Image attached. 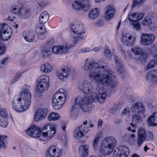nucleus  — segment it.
Wrapping results in <instances>:
<instances>
[{
    "label": "nucleus",
    "instance_id": "nucleus-1",
    "mask_svg": "<svg viewBox=\"0 0 157 157\" xmlns=\"http://www.w3.org/2000/svg\"><path fill=\"white\" fill-rule=\"evenodd\" d=\"M113 73L109 69L105 70L102 72L92 70L90 71L88 75L89 78L90 79L93 78L97 84H107L111 87H115L117 85L118 82Z\"/></svg>",
    "mask_w": 157,
    "mask_h": 157
},
{
    "label": "nucleus",
    "instance_id": "nucleus-2",
    "mask_svg": "<svg viewBox=\"0 0 157 157\" xmlns=\"http://www.w3.org/2000/svg\"><path fill=\"white\" fill-rule=\"evenodd\" d=\"M30 89L28 86L23 87L20 94L21 97L16 96L13 98L12 106L16 111L23 112L29 107L31 102Z\"/></svg>",
    "mask_w": 157,
    "mask_h": 157
},
{
    "label": "nucleus",
    "instance_id": "nucleus-3",
    "mask_svg": "<svg viewBox=\"0 0 157 157\" xmlns=\"http://www.w3.org/2000/svg\"><path fill=\"white\" fill-rule=\"evenodd\" d=\"M115 138L112 137L105 138L101 142L99 148V153L98 157H106L112 152L116 144Z\"/></svg>",
    "mask_w": 157,
    "mask_h": 157
},
{
    "label": "nucleus",
    "instance_id": "nucleus-4",
    "mask_svg": "<svg viewBox=\"0 0 157 157\" xmlns=\"http://www.w3.org/2000/svg\"><path fill=\"white\" fill-rule=\"evenodd\" d=\"M94 102L92 99V95L90 96H85L82 98L78 96L75 99V104H78L81 109L86 112H90L92 110V103Z\"/></svg>",
    "mask_w": 157,
    "mask_h": 157
},
{
    "label": "nucleus",
    "instance_id": "nucleus-5",
    "mask_svg": "<svg viewBox=\"0 0 157 157\" xmlns=\"http://www.w3.org/2000/svg\"><path fill=\"white\" fill-rule=\"evenodd\" d=\"M67 95L66 91L63 89H60L54 94L52 100V105L56 109H59L64 103Z\"/></svg>",
    "mask_w": 157,
    "mask_h": 157
},
{
    "label": "nucleus",
    "instance_id": "nucleus-6",
    "mask_svg": "<svg viewBox=\"0 0 157 157\" xmlns=\"http://www.w3.org/2000/svg\"><path fill=\"white\" fill-rule=\"evenodd\" d=\"M43 132H40L39 140L43 141L49 140L53 136L56 132V126L55 125L46 124L43 128Z\"/></svg>",
    "mask_w": 157,
    "mask_h": 157
},
{
    "label": "nucleus",
    "instance_id": "nucleus-7",
    "mask_svg": "<svg viewBox=\"0 0 157 157\" xmlns=\"http://www.w3.org/2000/svg\"><path fill=\"white\" fill-rule=\"evenodd\" d=\"M49 79V77L46 75L41 76L39 78L36 88V90L37 93L42 94L48 89Z\"/></svg>",
    "mask_w": 157,
    "mask_h": 157
},
{
    "label": "nucleus",
    "instance_id": "nucleus-8",
    "mask_svg": "<svg viewBox=\"0 0 157 157\" xmlns=\"http://www.w3.org/2000/svg\"><path fill=\"white\" fill-rule=\"evenodd\" d=\"M72 6L75 10L87 11L90 9L91 3L90 0H76Z\"/></svg>",
    "mask_w": 157,
    "mask_h": 157
},
{
    "label": "nucleus",
    "instance_id": "nucleus-9",
    "mask_svg": "<svg viewBox=\"0 0 157 157\" xmlns=\"http://www.w3.org/2000/svg\"><path fill=\"white\" fill-rule=\"evenodd\" d=\"M78 88L80 90L86 94L92 93L94 90L92 84L87 80H83L78 83Z\"/></svg>",
    "mask_w": 157,
    "mask_h": 157
},
{
    "label": "nucleus",
    "instance_id": "nucleus-10",
    "mask_svg": "<svg viewBox=\"0 0 157 157\" xmlns=\"http://www.w3.org/2000/svg\"><path fill=\"white\" fill-rule=\"evenodd\" d=\"M73 46V45H68L67 43L58 46H54L52 48V51L53 53L56 54H66L68 52L69 49Z\"/></svg>",
    "mask_w": 157,
    "mask_h": 157
},
{
    "label": "nucleus",
    "instance_id": "nucleus-11",
    "mask_svg": "<svg viewBox=\"0 0 157 157\" xmlns=\"http://www.w3.org/2000/svg\"><path fill=\"white\" fill-rule=\"evenodd\" d=\"M83 28V25L81 22L77 21H74L70 25V28L72 31L78 35H81L85 33Z\"/></svg>",
    "mask_w": 157,
    "mask_h": 157
},
{
    "label": "nucleus",
    "instance_id": "nucleus-12",
    "mask_svg": "<svg viewBox=\"0 0 157 157\" xmlns=\"http://www.w3.org/2000/svg\"><path fill=\"white\" fill-rule=\"evenodd\" d=\"M106 96V92L103 87H101L98 90L97 94L94 93L92 94V99L94 102L98 101L102 103L105 101Z\"/></svg>",
    "mask_w": 157,
    "mask_h": 157
},
{
    "label": "nucleus",
    "instance_id": "nucleus-13",
    "mask_svg": "<svg viewBox=\"0 0 157 157\" xmlns=\"http://www.w3.org/2000/svg\"><path fill=\"white\" fill-rule=\"evenodd\" d=\"M155 39V36L151 34H143L140 38V43L144 46L150 45Z\"/></svg>",
    "mask_w": 157,
    "mask_h": 157
},
{
    "label": "nucleus",
    "instance_id": "nucleus-14",
    "mask_svg": "<svg viewBox=\"0 0 157 157\" xmlns=\"http://www.w3.org/2000/svg\"><path fill=\"white\" fill-rule=\"evenodd\" d=\"M132 112L139 115L142 114L145 112L143 104L140 102H137L133 104L131 108Z\"/></svg>",
    "mask_w": 157,
    "mask_h": 157
},
{
    "label": "nucleus",
    "instance_id": "nucleus-15",
    "mask_svg": "<svg viewBox=\"0 0 157 157\" xmlns=\"http://www.w3.org/2000/svg\"><path fill=\"white\" fill-rule=\"evenodd\" d=\"M7 116L8 114L6 109L2 108L0 105V126L3 127L7 126L8 124Z\"/></svg>",
    "mask_w": 157,
    "mask_h": 157
},
{
    "label": "nucleus",
    "instance_id": "nucleus-16",
    "mask_svg": "<svg viewBox=\"0 0 157 157\" xmlns=\"http://www.w3.org/2000/svg\"><path fill=\"white\" fill-rule=\"evenodd\" d=\"M41 131L39 127L34 125L29 128L27 131V133L33 137H37L39 139Z\"/></svg>",
    "mask_w": 157,
    "mask_h": 157
},
{
    "label": "nucleus",
    "instance_id": "nucleus-17",
    "mask_svg": "<svg viewBox=\"0 0 157 157\" xmlns=\"http://www.w3.org/2000/svg\"><path fill=\"white\" fill-rule=\"evenodd\" d=\"M48 110L45 109H40L36 112L34 117L35 121H39L45 118L47 116Z\"/></svg>",
    "mask_w": 157,
    "mask_h": 157
},
{
    "label": "nucleus",
    "instance_id": "nucleus-18",
    "mask_svg": "<svg viewBox=\"0 0 157 157\" xmlns=\"http://www.w3.org/2000/svg\"><path fill=\"white\" fill-rule=\"evenodd\" d=\"M83 128V125L82 124L80 126H78L75 129L74 135L76 140L81 139L84 136V132L86 133L89 131V130L85 131V129Z\"/></svg>",
    "mask_w": 157,
    "mask_h": 157
},
{
    "label": "nucleus",
    "instance_id": "nucleus-19",
    "mask_svg": "<svg viewBox=\"0 0 157 157\" xmlns=\"http://www.w3.org/2000/svg\"><path fill=\"white\" fill-rule=\"evenodd\" d=\"M136 13L129 14L128 15V19L131 21L130 24L133 29L137 30H139L140 29V25L137 21L136 16Z\"/></svg>",
    "mask_w": 157,
    "mask_h": 157
},
{
    "label": "nucleus",
    "instance_id": "nucleus-20",
    "mask_svg": "<svg viewBox=\"0 0 157 157\" xmlns=\"http://www.w3.org/2000/svg\"><path fill=\"white\" fill-rule=\"evenodd\" d=\"M71 71V69L69 67H66L58 72L57 76L59 79L63 80L67 78V76L70 74Z\"/></svg>",
    "mask_w": 157,
    "mask_h": 157
},
{
    "label": "nucleus",
    "instance_id": "nucleus-21",
    "mask_svg": "<svg viewBox=\"0 0 157 157\" xmlns=\"http://www.w3.org/2000/svg\"><path fill=\"white\" fill-rule=\"evenodd\" d=\"M131 35L129 33H126L123 35L121 40L123 43L127 46H130L134 43L135 40L134 37L132 40Z\"/></svg>",
    "mask_w": 157,
    "mask_h": 157
},
{
    "label": "nucleus",
    "instance_id": "nucleus-22",
    "mask_svg": "<svg viewBox=\"0 0 157 157\" xmlns=\"http://www.w3.org/2000/svg\"><path fill=\"white\" fill-rule=\"evenodd\" d=\"M146 80L155 84L157 83V70L149 71L146 76Z\"/></svg>",
    "mask_w": 157,
    "mask_h": 157
},
{
    "label": "nucleus",
    "instance_id": "nucleus-23",
    "mask_svg": "<svg viewBox=\"0 0 157 157\" xmlns=\"http://www.w3.org/2000/svg\"><path fill=\"white\" fill-rule=\"evenodd\" d=\"M137 144L139 147L141 145L145 139L146 131L144 129L140 128L138 130Z\"/></svg>",
    "mask_w": 157,
    "mask_h": 157
},
{
    "label": "nucleus",
    "instance_id": "nucleus-24",
    "mask_svg": "<svg viewBox=\"0 0 157 157\" xmlns=\"http://www.w3.org/2000/svg\"><path fill=\"white\" fill-rule=\"evenodd\" d=\"M29 10L25 7H21L19 9L17 14L19 18L21 19L27 18L29 14Z\"/></svg>",
    "mask_w": 157,
    "mask_h": 157
},
{
    "label": "nucleus",
    "instance_id": "nucleus-25",
    "mask_svg": "<svg viewBox=\"0 0 157 157\" xmlns=\"http://www.w3.org/2000/svg\"><path fill=\"white\" fill-rule=\"evenodd\" d=\"M85 63L84 65V70L89 71L95 67L96 63L95 61L92 58L86 59L85 60Z\"/></svg>",
    "mask_w": 157,
    "mask_h": 157
},
{
    "label": "nucleus",
    "instance_id": "nucleus-26",
    "mask_svg": "<svg viewBox=\"0 0 157 157\" xmlns=\"http://www.w3.org/2000/svg\"><path fill=\"white\" fill-rule=\"evenodd\" d=\"M147 123L149 126L157 125V112L154 113L151 116L148 117Z\"/></svg>",
    "mask_w": 157,
    "mask_h": 157
},
{
    "label": "nucleus",
    "instance_id": "nucleus-27",
    "mask_svg": "<svg viewBox=\"0 0 157 157\" xmlns=\"http://www.w3.org/2000/svg\"><path fill=\"white\" fill-rule=\"evenodd\" d=\"M89 147L87 145H82L79 148L78 153L81 157H86L88 154Z\"/></svg>",
    "mask_w": 157,
    "mask_h": 157
},
{
    "label": "nucleus",
    "instance_id": "nucleus-28",
    "mask_svg": "<svg viewBox=\"0 0 157 157\" xmlns=\"http://www.w3.org/2000/svg\"><path fill=\"white\" fill-rule=\"evenodd\" d=\"M114 12L115 10L113 6H108L106 7L105 19L107 20H110L113 16Z\"/></svg>",
    "mask_w": 157,
    "mask_h": 157
},
{
    "label": "nucleus",
    "instance_id": "nucleus-29",
    "mask_svg": "<svg viewBox=\"0 0 157 157\" xmlns=\"http://www.w3.org/2000/svg\"><path fill=\"white\" fill-rule=\"evenodd\" d=\"M23 36L24 39L28 42L33 41L35 37L34 33L30 31L24 32Z\"/></svg>",
    "mask_w": 157,
    "mask_h": 157
},
{
    "label": "nucleus",
    "instance_id": "nucleus-30",
    "mask_svg": "<svg viewBox=\"0 0 157 157\" xmlns=\"http://www.w3.org/2000/svg\"><path fill=\"white\" fill-rule=\"evenodd\" d=\"M78 105L74 103V105L72 106L70 114L71 119L72 120H75L77 119L78 115Z\"/></svg>",
    "mask_w": 157,
    "mask_h": 157
},
{
    "label": "nucleus",
    "instance_id": "nucleus-31",
    "mask_svg": "<svg viewBox=\"0 0 157 157\" xmlns=\"http://www.w3.org/2000/svg\"><path fill=\"white\" fill-rule=\"evenodd\" d=\"M13 33V31L11 27L8 28V29H7L6 30L2 33L1 39L5 40H7L12 36Z\"/></svg>",
    "mask_w": 157,
    "mask_h": 157
},
{
    "label": "nucleus",
    "instance_id": "nucleus-32",
    "mask_svg": "<svg viewBox=\"0 0 157 157\" xmlns=\"http://www.w3.org/2000/svg\"><path fill=\"white\" fill-rule=\"evenodd\" d=\"M41 70L45 73L50 72L53 70V67L52 64L49 63H46L42 65Z\"/></svg>",
    "mask_w": 157,
    "mask_h": 157
},
{
    "label": "nucleus",
    "instance_id": "nucleus-33",
    "mask_svg": "<svg viewBox=\"0 0 157 157\" xmlns=\"http://www.w3.org/2000/svg\"><path fill=\"white\" fill-rule=\"evenodd\" d=\"M135 114L132 116V123H130L131 126L133 127H135L136 125L141 121V117L140 115Z\"/></svg>",
    "mask_w": 157,
    "mask_h": 157
},
{
    "label": "nucleus",
    "instance_id": "nucleus-34",
    "mask_svg": "<svg viewBox=\"0 0 157 157\" xmlns=\"http://www.w3.org/2000/svg\"><path fill=\"white\" fill-rule=\"evenodd\" d=\"M49 15L47 11H44L41 14L39 18V21L41 24L45 23L48 20Z\"/></svg>",
    "mask_w": 157,
    "mask_h": 157
},
{
    "label": "nucleus",
    "instance_id": "nucleus-35",
    "mask_svg": "<svg viewBox=\"0 0 157 157\" xmlns=\"http://www.w3.org/2000/svg\"><path fill=\"white\" fill-rule=\"evenodd\" d=\"M97 64H98L97 68L106 69L107 68L108 62L105 59L101 58L99 60Z\"/></svg>",
    "mask_w": 157,
    "mask_h": 157
},
{
    "label": "nucleus",
    "instance_id": "nucleus-36",
    "mask_svg": "<svg viewBox=\"0 0 157 157\" xmlns=\"http://www.w3.org/2000/svg\"><path fill=\"white\" fill-rule=\"evenodd\" d=\"M99 14V10L97 8L92 10L89 13L88 17L90 19H94L98 17Z\"/></svg>",
    "mask_w": 157,
    "mask_h": 157
},
{
    "label": "nucleus",
    "instance_id": "nucleus-37",
    "mask_svg": "<svg viewBox=\"0 0 157 157\" xmlns=\"http://www.w3.org/2000/svg\"><path fill=\"white\" fill-rule=\"evenodd\" d=\"M55 146L49 147L46 152V157H54Z\"/></svg>",
    "mask_w": 157,
    "mask_h": 157
},
{
    "label": "nucleus",
    "instance_id": "nucleus-38",
    "mask_svg": "<svg viewBox=\"0 0 157 157\" xmlns=\"http://www.w3.org/2000/svg\"><path fill=\"white\" fill-rule=\"evenodd\" d=\"M153 58L155 61L151 60L147 65V68L148 69L153 67L155 65V62L157 65V54H155L153 56Z\"/></svg>",
    "mask_w": 157,
    "mask_h": 157
},
{
    "label": "nucleus",
    "instance_id": "nucleus-39",
    "mask_svg": "<svg viewBox=\"0 0 157 157\" xmlns=\"http://www.w3.org/2000/svg\"><path fill=\"white\" fill-rule=\"evenodd\" d=\"M7 136L5 135H0V148H5L6 147V139Z\"/></svg>",
    "mask_w": 157,
    "mask_h": 157
},
{
    "label": "nucleus",
    "instance_id": "nucleus-40",
    "mask_svg": "<svg viewBox=\"0 0 157 157\" xmlns=\"http://www.w3.org/2000/svg\"><path fill=\"white\" fill-rule=\"evenodd\" d=\"M121 154H123L124 155V157H127L129 153V149L126 146H121L119 149Z\"/></svg>",
    "mask_w": 157,
    "mask_h": 157
},
{
    "label": "nucleus",
    "instance_id": "nucleus-41",
    "mask_svg": "<svg viewBox=\"0 0 157 157\" xmlns=\"http://www.w3.org/2000/svg\"><path fill=\"white\" fill-rule=\"evenodd\" d=\"M59 114L55 113H52L49 115L48 116V120L50 121H56L58 120L59 118Z\"/></svg>",
    "mask_w": 157,
    "mask_h": 157
},
{
    "label": "nucleus",
    "instance_id": "nucleus-42",
    "mask_svg": "<svg viewBox=\"0 0 157 157\" xmlns=\"http://www.w3.org/2000/svg\"><path fill=\"white\" fill-rule=\"evenodd\" d=\"M45 46H44V49L41 52L43 56L45 57H49L51 55V52L50 50L49 46H48V49H45Z\"/></svg>",
    "mask_w": 157,
    "mask_h": 157
},
{
    "label": "nucleus",
    "instance_id": "nucleus-43",
    "mask_svg": "<svg viewBox=\"0 0 157 157\" xmlns=\"http://www.w3.org/2000/svg\"><path fill=\"white\" fill-rule=\"evenodd\" d=\"M63 153V150L62 148H59L55 146L54 157H60Z\"/></svg>",
    "mask_w": 157,
    "mask_h": 157
},
{
    "label": "nucleus",
    "instance_id": "nucleus-44",
    "mask_svg": "<svg viewBox=\"0 0 157 157\" xmlns=\"http://www.w3.org/2000/svg\"><path fill=\"white\" fill-rule=\"evenodd\" d=\"M104 56L109 59H110L112 55L111 53V51L109 49V48L107 47H105V49L104 51Z\"/></svg>",
    "mask_w": 157,
    "mask_h": 157
},
{
    "label": "nucleus",
    "instance_id": "nucleus-45",
    "mask_svg": "<svg viewBox=\"0 0 157 157\" xmlns=\"http://www.w3.org/2000/svg\"><path fill=\"white\" fill-rule=\"evenodd\" d=\"M132 52L136 55H138L142 53V49L137 46L134 47L132 49Z\"/></svg>",
    "mask_w": 157,
    "mask_h": 157
},
{
    "label": "nucleus",
    "instance_id": "nucleus-46",
    "mask_svg": "<svg viewBox=\"0 0 157 157\" xmlns=\"http://www.w3.org/2000/svg\"><path fill=\"white\" fill-rule=\"evenodd\" d=\"M40 31L39 32L38 34V37L41 39H43L45 37V29L44 28L43 29V27H40Z\"/></svg>",
    "mask_w": 157,
    "mask_h": 157
},
{
    "label": "nucleus",
    "instance_id": "nucleus-47",
    "mask_svg": "<svg viewBox=\"0 0 157 157\" xmlns=\"http://www.w3.org/2000/svg\"><path fill=\"white\" fill-rule=\"evenodd\" d=\"M21 73L17 72L13 79L11 80V83L13 84L15 82L17 81L20 79V77H21Z\"/></svg>",
    "mask_w": 157,
    "mask_h": 157
},
{
    "label": "nucleus",
    "instance_id": "nucleus-48",
    "mask_svg": "<svg viewBox=\"0 0 157 157\" xmlns=\"http://www.w3.org/2000/svg\"><path fill=\"white\" fill-rule=\"evenodd\" d=\"M10 27L6 23H3L0 24V33L2 34V33H3L4 31L6 30L8 28Z\"/></svg>",
    "mask_w": 157,
    "mask_h": 157
},
{
    "label": "nucleus",
    "instance_id": "nucleus-49",
    "mask_svg": "<svg viewBox=\"0 0 157 157\" xmlns=\"http://www.w3.org/2000/svg\"><path fill=\"white\" fill-rule=\"evenodd\" d=\"M84 37L83 36H78L73 37V42L74 44L78 43L79 41H81L82 40L84 39Z\"/></svg>",
    "mask_w": 157,
    "mask_h": 157
},
{
    "label": "nucleus",
    "instance_id": "nucleus-50",
    "mask_svg": "<svg viewBox=\"0 0 157 157\" xmlns=\"http://www.w3.org/2000/svg\"><path fill=\"white\" fill-rule=\"evenodd\" d=\"M151 23L152 21L151 19L148 17L144 18L142 21V25L145 26L151 24Z\"/></svg>",
    "mask_w": 157,
    "mask_h": 157
},
{
    "label": "nucleus",
    "instance_id": "nucleus-51",
    "mask_svg": "<svg viewBox=\"0 0 157 157\" xmlns=\"http://www.w3.org/2000/svg\"><path fill=\"white\" fill-rule=\"evenodd\" d=\"M113 157H124V155L123 154H121V151H120L119 149H117L113 152Z\"/></svg>",
    "mask_w": 157,
    "mask_h": 157
},
{
    "label": "nucleus",
    "instance_id": "nucleus-52",
    "mask_svg": "<svg viewBox=\"0 0 157 157\" xmlns=\"http://www.w3.org/2000/svg\"><path fill=\"white\" fill-rule=\"evenodd\" d=\"M153 138L154 135L151 132H147L145 137L146 140L151 141L153 140Z\"/></svg>",
    "mask_w": 157,
    "mask_h": 157
},
{
    "label": "nucleus",
    "instance_id": "nucleus-53",
    "mask_svg": "<svg viewBox=\"0 0 157 157\" xmlns=\"http://www.w3.org/2000/svg\"><path fill=\"white\" fill-rule=\"evenodd\" d=\"M114 58L115 62L117 65H119L122 64L121 59L118 56L116 55H114Z\"/></svg>",
    "mask_w": 157,
    "mask_h": 157
},
{
    "label": "nucleus",
    "instance_id": "nucleus-54",
    "mask_svg": "<svg viewBox=\"0 0 157 157\" xmlns=\"http://www.w3.org/2000/svg\"><path fill=\"white\" fill-rule=\"evenodd\" d=\"M123 64L117 66V70L118 73L120 74L124 72V69L122 66Z\"/></svg>",
    "mask_w": 157,
    "mask_h": 157
},
{
    "label": "nucleus",
    "instance_id": "nucleus-55",
    "mask_svg": "<svg viewBox=\"0 0 157 157\" xmlns=\"http://www.w3.org/2000/svg\"><path fill=\"white\" fill-rule=\"evenodd\" d=\"M17 6L13 5L11 6L10 9L11 12L15 14H17L18 11L17 9Z\"/></svg>",
    "mask_w": 157,
    "mask_h": 157
},
{
    "label": "nucleus",
    "instance_id": "nucleus-56",
    "mask_svg": "<svg viewBox=\"0 0 157 157\" xmlns=\"http://www.w3.org/2000/svg\"><path fill=\"white\" fill-rule=\"evenodd\" d=\"M38 4L40 7L43 8L46 7L48 4V3L45 1L41 0L38 2Z\"/></svg>",
    "mask_w": 157,
    "mask_h": 157
},
{
    "label": "nucleus",
    "instance_id": "nucleus-57",
    "mask_svg": "<svg viewBox=\"0 0 157 157\" xmlns=\"http://www.w3.org/2000/svg\"><path fill=\"white\" fill-rule=\"evenodd\" d=\"M99 140H98L97 138H95L93 142V146L95 150L97 149L98 147V142Z\"/></svg>",
    "mask_w": 157,
    "mask_h": 157
},
{
    "label": "nucleus",
    "instance_id": "nucleus-58",
    "mask_svg": "<svg viewBox=\"0 0 157 157\" xmlns=\"http://www.w3.org/2000/svg\"><path fill=\"white\" fill-rule=\"evenodd\" d=\"M8 59V58L7 57L3 58L1 61L0 63V67L1 68H3L4 65L7 62V61Z\"/></svg>",
    "mask_w": 157,
    "mask_h": 157
},
{
    "label": "nucleus",
    "instance_id": "nucleus-59",
    "mask_svg": "<svg viewBox=\"0 0 157 157\" xmlns=\"http://www.w3.org/2000/svg\"><path fill=\"white\" fill-rule=\"evenodd\" d=\"M5 47L3 44L0 42V55L3 54L5 52Z\"/></svg>",
    "mask_w": 157,
    "mask_h": 157
},
{
    "label": "nucleus",
    "instance_id": "nucleus-60",
    "mask_svg": "<svg viewBox=\"0 0 157 157\" xmlns=\"http://www.w3.org/2000/svg\"><path fill=\"white\" fill-rule=\"evenodd\" d=\"M136 16L137 21L141 19L144 16V12L142 13H136Z\"/></svg>",
    "mask_w": 157,
    "mask_h": 157
},
{
    "label": "nucleus",
    "instance_id": "nucleus-61",
    "mask_svg": "<svg viewBox=\"0 0 157 157\" xmlns=\"http://www.w3.org/2000/svg\"><path fill=\"white\" fill-rule=\"evenodd\" d=\"M81 52L82 53H85L91 51L92 50L88 48H84L80 49Z\"/></svg>",
    "mask_w": 157,
    "mask_h": 157
},
{
    "label": "nucleus",
    "instance_id": "nucleus-62",
    "mask_svg": "<svg viewBox=\"0 0 157 157\" xmlns=\"http://www.w3.org/2000/svg\"><path fill=\"white\" fill-rule=\"evenodd\" d=\"M129 109L128 108H126L124 109L122 111L123 114H127L129 113Z\"/></svg>",
    "mask_w": 157,
    "mask_h": 157
},
{
    "label": "nucleus",
    "instance_id": "nucleus-63",
    "mask_svg": "<svg viewBox=\"0 0 157 157\" xmlns=\"http://www.w3.org/2000/svg\"><path fill=\"white\" fill-rule=\"evenodd\" d=\"M142 57L144 59L147 58L148 55V54L145 51H142V53L140 54Z\"/></svg>",
    "mask_w": 157,
    "mask_h": 157
},
{
    "label": "nucleus",
    "instance_id": "nucleus-64",
    "mask_svg": "<svg viewBox=\"0 0 157 157\" xmlns=\"http://www.w3.org/2000/svg\"><path fill=\"white\" fill-rule=\"evenodd\" d=\"M101 49V46H99V47H96L94 48L92 50L96 52L99 51Z\"/></svg>",
    "mask_w": 157,
    "mask_h": 157
}]
</instances>
